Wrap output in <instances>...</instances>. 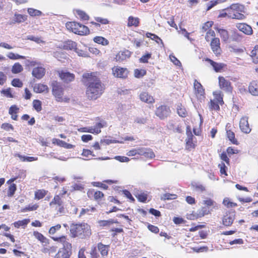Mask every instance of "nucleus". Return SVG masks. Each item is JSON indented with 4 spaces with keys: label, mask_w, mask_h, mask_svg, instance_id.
Here are the masks:
<instances>
[{
    "label": "nucleus",
    "mask_w": 258,
    "mask_h": 258,
    "mask_svg": "<svg viewBox=\"0 0 258 258\" xmlns=\"http://www.w3.org/2000/svg\"><path fill=\"white\" fill-rule=\"evenodd\" d=\"M96 73H86L83 75V82L87 86L86 95L91 100H95L103 93L104 87Z\"/></svg>",
    "instance_id": "1"
},
{
    "label": "nucleus",
    "mask_w": 258,
    "mask_h": 258,
    "mask_svg": "<svg viewBox=\"0 0 258 258\" xmlns=\"http://www.w3.org/2000/svg\"><path fill=\"white\" fill-rule=\"evenodd\" d=\"M70 232L72 237L85 239L91 235L90 226L87 223L72 224L70 226Z\"/></svg>",
    "instance_id": "2"
},
{
    "label": "nucleus",
    "mask_w": 258,
    "mask_h": 258,
    "mask_svg": "<svg viewBox=\"0 0 258 258\" xmlns=\"http://www.w3.org/2000/svg\"><path fill=\"white\" fill-rule=\"evenodd\" d=\"M52 94L55 97L57 102H68L69 99L67 97H63V90L62 87L57 82H54L52 84Z\"/></svg>",
    "instance_id": "3"
},
{
    "label": "nucleus",
    "mask_w": 258,
    "mask_h": 258,
    "mask_svg": "<svg viewBox=\"0 0 258 258\" xmlns=\"http://www.w3.org/2000/svg\"><path fill=\"white\" fill-rule=\"evenodd\" d=\"M106 123L104 121H101L97 123L94 127H84L78 128L79 132H87L92 134H98L101 132V128L105 126Z\"/></svg>",
    "instance_id": "4"
},
{
    "label": "nucleus",
    "mask_w": 258,
    "mask_h": 258,
    "mask_svg": "<svg viewBox=\"0 0 258 258\" xmlns=\"http://www.w3.org/2000/svg\"><path fill=\"white\" fill-rule=\"evenodd\" d=\"M113 75L116 78H125L128 75V71L126 68L115 66L112 69Z\"/></svg>",
    "instance_id": "5"
},
{
    "label": "nucleus",
    "mask_w": 258,
    "mask_h": 258,
    "mask_svg": "<svg viewBox=\"0 0 258 258\" xmlns=\"http://www.w3.org/2000/svg\"><path fill=\"white\" fill-rule=\"evenodd\" d=\"M218 80L219 87L221 89L226 92H231L232 91V87L231 86V82L229 80L222 76L219 77Z\"/></svg>",
    "instance_id": "6"
},
{
    "label": "nucleus",
    "mask_w": 258,
    "mask_h": 258,
    "mask_svg": "<svg viewBox=\"0 0 258 258\" xmlns=\"http://www.w3.org/2000/svg\"><path fill=\"white\" fill-rule=\"evenodd\" d=\"M170 110L166 106L161 105L156 109L155 114L161 119H164L169 115Z\"/></svg>",
    "instance_id": "7"
},
{
    "label": "nucleus",
    "mask_w": 258,
    "mask_h": 258,
    "mask_svg": "<svg viewBox=\"0 0 258 258\" xmlns=\"http://www.w3.org/2000/svg\"><path fill=\"white\" fill-rule=\"evenodd\" d=\"M210 46L215 54L217 56L221 54L222 50L220 47V41L219 38H213L211 41Z\"/></svg>",
    "instance_id": "8"
},
{
    "label": "nucleus",
    "mask_w": 258,
    "mask_h": 258,
    "mask_svg": "<svg viewBox=\"0 0 258 258\" xmlns=\"http://www.w3.org/2000/svg\"><path fill=\"white\" fill-rule=\"evenodd\" d=\"M45 74V69L40 63L37 67L34 68L32 70V75L35 78L40 79Z\"/></svg>",
    "instance_id": "9"
},
{
    "label": "nucleus",
    "mask_w": 258,
    "mask_h": 258,
    "mask_svg": "<svg viewBox=\"0 0 258 258\" xmlns=\"http://www.w3.org/2000/svg\"><path fill=\"white\" fill-rule=\"evenodd\" d=\"M234 219L235 214L233 212H227L223 218V224L226 226H230L233 223Z\"/></svg>",
    "instance_id": "10"
},
{
    "label": "nucleus",
    "mask_w": 258,
    "mask_h": 258,
    "mask_svg": "<svg viewBox=\"0 0 258 258\" xmlns=\"http://www.w3.org/2000/svg\"><path fill=\"white\" fill-rule=\"evenodd\" d=\"M239 127L241 131L245 134H248L251 131L248 122V118L247 117H242L239 122Z\"/></svg>",
    "instance_id": "11"
},
{
    "label": "nucleus",
    "mask_w": 258,
    "mask_h": 258,
    "mask_svg": "<svg viewBox=\"0 0 258 258\" xmlns=\"http://www.w3.org/2000/svg\"><path fill=\"white\" fill-rule=\"evenodd\" d=\"M139 98L142 102L152 104L155 102L154 98L146 91H142L139 94Z\"/></svg>",
    "instance_id": "12"
},
{
    "label": "nucleus",
    "mask_w": 258,
    "mask_h": 258,
    "mask_svg": "<svg viewBox=\"0 0 258 258\" xmlns=\"http://www.w3.org/2000/svg\"><path fill=\"white\" fill-rule=\"evenodd\" d=\"M27 19V16L15 13L9 24L13 25L16 23H21L26 21Z\"/></svg>",
    "instance_id": "13"
},
{
    "label": "nucleus",
    "mask_w": 258,
    "mask_h": 258,
    "mask_svg": "<svg viewBox=\"0 0 258 258\" xmlns=\"http://www.w3.org/2000/svg\"><path fill=\"white\" fill-rule=\"evenodd\" d=\"M131 55V51L127 50L120 51L117 53L115 57L117 61L121 62L128 58Z\"/></svg>",
    "instance_id": "14"
},
{
    "label": "nucleus",
    "mask_w": 258,
    "mask_h": 258,
    "mask_svg": "<svg viewBox=\"0 0 258 258\" xmlns=\"http://www.w3.org/2000/svg\"><path fill=\"white\" fill-rule=\"evenodd\" d=\"M206 60L213 67V69L216 72H221L226 67V64L224 63H218L209 58H207Z\"/></svg>",
    "instance_id": "15"
},
{
    "label": "nucleus",
    "mask_w": 258,
    "mask_h": 258,
    "mask_svg": "<svg viewBox=\"0 0 258 258\" xmlns=\"http://www.w3.org/2000/svg\"><path fill=\"white\" fill-rule=\"evenodd\" d=\"M237 28L240 31L246 35H251L252 34V29L251 27L245 23H239L236 25Z\"/></svg>",
    "instance_id": "16"
},
{
    "label": "nucleus",
    "mask_w": 258,
    "mask_h": 258,
    "mask_svg": "<svg viewBox=\"0 0 258 258\" xmlns=\"http://www.w3.org/2000/svg\"><path fill=\"white\" fill-rule=\"evenodd\" d=\"M59 76L61 79L66 82H71L75 79V76L73 74L64 71L60 72L59 73Z\"/></svg>",
    "instance_id": "17"
},
{
    "label": "nucleus",
    "mask_w": 258,
    "mask_h": 258,
    "mask_svg": "<svg viewBox=\"0 0 258 258\" xmlns=\"http://www.w3.org/2000/svg\"><path fill=\"white\" fill-rule=\"evenodd\" d=\"M215 29L219 33L222 41L225 43H227L229 39V34L228 32L226 29L219 27L215 28Z\"/></svg>",
    "instance_id": "18"
},
{
    "label": "nucleus",
    "mask_w": 258,
    "mask_h": 258,
    "mask_svg": "<svg viewBox=\"0 0 258 258\" xmlns=\"http://www.w3.org/2000/svg\"><path fill=\"white\" fill-rule=\"evenodd\" d=\"M249 92L253 96H258V82L251 81L248 86Z\"/></svg>",
    "instance_id": "19"
},
{
    "label": "nucleus",
    "mask_w": 258,
    "mask_h": 258,
    "mask_svg": "<svg viewBox=\"0 0 258 258\" xmlns=\"http://www.w3.org/2000/svg\"><path fill=\"white\" fill-rule=\"evenodd\" d=\"M230 124L227 123L226 125V130L227 138L229 140L235 145H238V143L236 139H235V134L230 130Z\"/></svg>",
    "instance_id": "20"
},
{
    "label": "nucleus",
    "mask_w": 258,
    "mask_h": 258,
    "mask_svg": "<svg viewBox=\"0 0 258 258\" xmlns=\"http://www.w3.org/2000/svg\"><path fill=\"white\" fill-rule=\"evenodd\" d=\"M187 138L186 139V146L188 148H194L195 147V144L193 142L194 136L191 134L190 131L189 126L187 127Z\"/></svg>",
    "instance_id": "21"
},
{
    "label": "nucleus",
    "mask_w": 258,
    "mask_h": 258,
    "mask_svg": "<svg viewBox=\"0 0 258 258\" xmlns=\"http://www.w3.org/2000/svg\"><path fill=\"white\" fill-rule=\"evenodd\" d=\"M140 155L144 156L147 158H153L155 157V154L151 149L146 148H140L139 150Z\"/></svg>",
    "instance_id": "22"
},
{
    "label": "nucleus",
    "mask_w": 258,
    "mask_h": 258,
    "mask_svg": "<svg viewBox=\"0 0 258 258\" xmlns=\"http://www.w3.org/2000/svg\"><path fill=\"white\" fill-rule=\"evenodd\" d=\"M194 88L196 93L198 97L203 96L205 94V90L201 84L197 80H195L194 83Z\"/></svg>",
    "instance_id": "23"
},
{
    "label": "nucleus",
    "mask_w": 258,
    "mask_h": 258,
    "mask_svg": "<svg viewBox=\"0 0 258 258\" xmlns=\"http://www.w3.org/2000/svg\"><path fill=\"white\" fill-rule=\"evenodd\" d=\"M33 90L35 93H41L44 92H47L48 91V88L47 85L41 83H38L34 85L33 87Z\"/></svg>",
    "instance_id": "24"
},
{
    "label": "nucleus",
    "mask_w": 258,
    "mask_h": 258,
    "mask_svg": "<svg viewBox=\"0 0 258 258\" xmlns=\"http://www.w3.org/2000/svg\"><path fill=\"white\" fill-rule=\"evenodd\" d=\"M79 24L76 22H69L66 23V26L68 30L77 34Z\"/></svg>",
    "instance_id": "25"
},
{
    "label": "nucleus",
    "mask_w": 258,
    "mask_h": 258,
    "mask_svg": "<svg viewBox=\"0 0 258 258\" xmlns=\"http://www.w3.org/2000/svg\"><path fill=\"white\" fill-rule=\"evenodd\" d=\"M252 61L254 63H258V45H255L250 51L249 54Z\"/></svg>",
    "instance_id": "26"
},
{
    "label": "nucleus",
    "mask_w": 258,
    "mask_h": 258,
    "mask_svg": "<svg viewBox=\"0 0 258 258\" xmlns=\"http://www.w3.org/2000/svg\"><path fill=\"white\" fill-rule=\"evenodd\" d=\"M93 41L94 42L103 46H107L109 44V41L102 36H95L93 38Z\"/></svg>",
    "instance_id": "27"
},
{
    "label": "nucleus",
    "mask_w": 258,
    "mask_h": 258,
    "mask_svg": "<svg viewBox=\"0 0 258 258\" xmlns=\"http://www.w3.org/2000/svg\"><path fill=\"white\" fill-rule=\"evenodd\" d=\"M229 11H238L240 12H245L244 6L242 5L239 4H234L231 5L229 8H228Z\"/></svg>",
    "instance_id": "28"
},
{
    "label": "nucleus",
    "mask_w": 258,
    "mask_h": 258,
    "mask_svg": "<svg viewBox=\"0 0 258 258\" xmlns=\"http://www.w3.org/2000/svg\"><path fill=\"white\" fill-rule=\"evenodd\" d=\"M63 204V202L59 195H55L51 202H50L49 205L51 207H54L56 206H60Z\"/></svg>",
    "instance_id": "29"
},
{
    "label": "nucleus",
    "mask_w": 258,
    "mask_h": 258,
    "mask_svg": "<svg viewBox=\"0 0 258 258\" xmlns=\"http://www.w3.org/2000/svg\"><path fill=\"white\" fill-rule=\"evenodd\" d=\"M213 95L215 97V100L218 102L220 105H222L224 103L223 100V94L221 91H216L213 93Z\"/></svg>",
    "instance_id": "30"
},
{
    "label": "nucleus",
    "mask_w": 258,
    "mask_h": 258,
    "mask_svg": "<svg viewBox=\"0 0 258 258\" xmlns=\"http://www.w3.org/2000/svg\"><path fill=\"white\" fill-rule=\"evenodd\" d=\"M77 43L72 40H68L64 42L63 47L66 49L73 50L76 48Z\"/></svg>",
    "instance_id": "31"
},
{
    "label": "nucleus",
    "mask_w": 258,
    "mask_h": 258,
    "mask_svg": "<svg viewBox=\"0 0 258 258\" xmlns=\"http://www.w3.org/2000/svg\"><path fill=\"white\" fill-rule=\"evenodd\" d=\"M98 249L102 256H106L108 254L109 246L99 243L98 244Z\"/></svg>",
    "instance_id": "32"
},
{
    "label": "nucleus",
    "mask_w": 258,
    "mask_h": 258,
    "mask_svg": "<svg viewBox=\"0 0 258 258\" xmlns=\"http://www.w3.org/2000/svg\"><path fill=\"white\" fill-rule=\"evenodd\" d=\"M242 12L238 11H231L230 18L235 19L238 20H243L245 18V16L242 14Z\"/></svg>",
    "instance_id": "33"
},
{
    "label": "nucleus",
    "mask_w": 258,
    "mask_h": 258,
    "mask_svg": "<svg viewBox=\"0 0 258 258\" xmlns=\"http://www.w3.org/2000/svg\"><path fill=\"white\" fill-rule=\"evenodd\" d=\"M89 33V29L88 28L81 24H79L77 34L80 35H85Z\"/></svg>",
    "instance_id": "34"
},
{
    "label": "nucleus",
    "mask_w": 258,
    "mask_h": 258,
    "mask_svg": "<svg viewBox=\"0 0 258 258\" xmlns=\"http://www.w3.org/2000/svg\"><path fill=\"white\" fill-rule=\"evenodd\" d=\"M72 244L69 241H67L63 245V248L61 251L71 255L72 254Z\"/></svg>",
    "instance_id": "35"
},
{
    "label": "nucleus",
    "mask_w": 258,
    "mask_h": 258,
    "mask_svg": "<svg viewBox=\"0 0 258 258\" xmlns=\"http://www.w3.org/2000/svg\"><path fill=\"white\" fill-rule=\"evenodd\" d=\"M74 51L79 56L86 57L89 56L86 48L85 49H82L77 46L76 48L75 49Z\"/></svg>",
    "instance_id": "36"
},
{
    "label": "nucleus",
    "mask_w": 258,
    "mask_h": 258,
    "mask_svg": "<svg viewBox=\"0 0 258 258\" xmlns=\"http://www.w3.org/2000/svg\"><path fill=\"white\" fill-rule=\"evenodd\" d=\"M23 70L22 65L19 62L15 63L12 67V72L13 74H18Z\"/></svg>",
    "instance_id": "37"
},
{
    "label": "nucleus",
    "mask_w": 258,
    "mask_h": 258,
    "mask_svg": "<svg viewBox=\"0 0 258 258\" xmlns=\"http://www.w3.org/2000/svg\"><path fill=\"white\" fill-rule=\"evenodd\" d=\"M27 12L29 15L32 17L39 16L42 15L41 11L33 8H28Z\"/></svg>",
    "instance_id": "38"
},
{
    "label": "nucleus",
    "mask_w": 258,
    "mask_h": 258,
    "mask_svg": "<svg viewBox=\"0 0 258 258\" xmlns=\"http://www.w3.org/2000/svg\"><path fill=\"white\" fill-rule=\"evenodd\" d=\"M29 219H23L22 220H20L17 222H15L14 223V225L16 228H19L20 227H25L26 226L28 223L29 222Z\"/></svg>",
    "instance_id": "39"
},
{
    "label": "nucleus",
    "mask_w": 258,
    "mask_h": 258,
    "mask_svg": "<svg viewBox=\"0 0 258 258\" xmlns=\"http://www.w3.org/2000/svg\"><path fill=\"white\" fill-rule=\"evenodd\" d=\"M139 23V19L138 18H135L133 16L129 17L128 19V26H137Z\"/></svg>",
    "instance_id": "40"
},
{
    "label": "nucleus",
    "mask_w": 258,
    "mask_h": 258,
    "mask_svg": "<svg viewBox=\"0 0 258 258\" xmlns=\"http://www.w3.org/2000/svg\"><path fill=\"white\" fill-rule=\"evenodd\" d=\"M76 14L82 20H89V16L84 11H83L80 10H76Z\"/></svg>",
    "instance_id": "41"
},
{
    "label": "nucleus",
    "mask_w": 258,
    "mask_h": 258,
    "mask_svg": "<svg viewBox=\"0 0 258 258\" xmlns=\"http://www.w3.org/2000/svg\"><path fill=\"white\" fill-rule=\"evenodd\" d=\"M118 223L117 220H114L113 219H109L108 220H100L99 221V224L101 226H110L113 223Z\"/></svg>",
    "instance_id": "42"
},
{
    "label": "nucleus",
    "mask_w": 258,
    "mask_h": 258,
    "mask_svg": "<svg viewBox=\"0 0 258 258\" xmlns=\"http://www.w3.org/2000/svg\"><path fill=\"white\" fill-rule=\"evenodd\" d=\"M177 112L178 114L182 117H185L186 116L187 111L185 108L182 105H178L177 107Z\"/></svg>",
    "instance_id": "43"
},
{
    "label": "nucleus",
    "mask_w": 258,
    "mask_h": 258,
    "mask_svg": "<svg viewBox=\"0 0 258 258\" xmlns=\"http://www.w3.org/2000/svg\"><path fill=\"white\" fill-rule=\"evenodd\" d=\"M7 56L11 59L17 60L19 59H24L25 57L24 56L20 55L18 54H15L13 52H9L7 54Z\"/></svg>",
    "instance_id": "44"
},
{
    "label": "nucleus",
    "mask_w": 258,
    "mask_h": 258,
    "mask_svg": "<svg viewBox=\"0 0 258 258\" xmlns=\"http://www.w3.org/2000/svg\"><path fill=\"white\" fill-rule=\"evenodd\" d=\"M177 198V195L175 194H171L169 193H166L163 195L161 199L162 200H174Z\"/></svg>",
    "instance_id": "45"
},
{
    "label": "nucleus",
    "mask_w": 258,
    "mask_h": 258,
    "mask_svg": "<svg viewBox=\"0 0 258 258\" xmlns=\"http://www.w3.org/2000/svg\"><path fill=\"white\" fill-rule=\"evenodd\" d=\"M33 235L36 238L42 243H45L47 239L40 233L37 231H34Z\"/></svg>",
    "instance_id": "46"
},
{
    "label": "nucleus",
    "mask_w": 258,
    "mask_h": 258,
    "mask_svg": "<svg viewBox=\"0 0 258 258\" xmlns=\"http://www.w3.org/2000/svg\"><path fill=\"white\" fill-rule=\"evenodd\" d=\"M17 189L16 185L15 184H11L8 188V196L9 197H12L14 195L16 190Z\"/></svg>",
    "instance_id": "47"
},
{
    "label": "nucleus",
    "mask_w": 258,
    "mask_h": 258,
    "mask_svg": "<svg viewBox=\"0 0 258 258\" xmlns=\"http://www.w3.org/2000/svg\"><path fill=\"white\" fill-rule=\"evenodd\" d=\"M25 63L27 67H36L41 63L39 61H37L36 60H26L25 61Z\"/></svg>",
    "instance_id": "48"
},
{
    "label": "nucleus",
    "mask_w": 258,
    "mask_h": 258,
    "mask_svg": "<svg viewBox=\"0 0 258 258\" xmlns=\"http://www.w3.org/2000/svg\"><path fill=\"white\" fill-rule=\"evenodd\" d=\"M1 93L8 98H14V96L12 94L10 88L2 90Z\"/></svg>",
    "instance_id": "49"
},
{
    "label": "nucleus",
    "mask_w": 258,
    "mask_h": 258,
    "mask_svg": "<svg viewBox=\"0 0 258 258\" xmlns=\"http://www.w3.org/2000/svg\"><path fill=\"white\" fill-rule=\"evenodd\" d=\"M215 33L214 30H212L211 29L209 30L205 36V39L207 41H211V40L213 38H215Z\"/></svg>",
    "instance_id": "50"
},
{
    "label": "nucleus",
    "mask_w": 258,
    "mask_h": 258,
    "mask_svg": "<svg viewBox=\"0 0 258 258\" xmlns=\"http://www.w3.org/2000/svg\"><path fill=\"white\" fill-rule=\"evenodd\" d=\"M191 185L194 189L197 191H203L205 190V187L199 183L194 182Z\"/></svg>",
    "instance_id": "51"
},
{
    "label": "nucleus",
    "mask_w": 258,
    "mask_h": 258,
    "mask_svg": "<svg viewBox=\"0 0 258 258\" xmlns=\"http://www.w3.org/2000/svg\"><path fill=\"white\" fill-rule=\"evenodd\" d=\"M209 108L211 110H218L220 109V107L218 105V102L215 100H211L210 102Z\"/></svg>",
    "instance_id": "52"
},
{
    "label": "nucleus",
    "mask_w": 258,
    "mask_h": 258,
    "mask_svg": "<svg viewBox=\"0 0 258 258\" xmlns=\"http://www.w3.org/2000/svg\"><path fill=\"white\" fill-rule=\"evenodd\" d=\"M223 204L227 208H231L236 206V204L232 202L228 198H225L224 199Z\"/></svg>",
    "instance_id": "53"
},
{
    "label": "nucleus",
    "mask_w": 258,
    "mask_h": 258,
    "mask_svg": "<svg viewBox=\"0 0 258 258\" xmlns=\"http://www.w3.org/2000/svg\"><path fill=\"white\" fill-rule=\"evenodd\" d=\"M101 143H105L106 145H109L112 143H120L122 144L123 143V141H118V140H112L110 139H106L101 140Z\"/></svg>",
    "instance_id": "54"
},
{
    "label": "nucleus",
    "mask_w": 258,
    "mask_h": 258,
    "mask_svg": "<svg viewBox=\"0 0 258 258\" xmlns=\"http://www.w3.org/2000/svg\"><path fill=\"white\" fill-rule=\"evenodd\" d=\"M57 211V215H62L66 213L65 208L63 204L60 205V206H56L53 207Z\"/></svg>",
    "instance_id": "55"
},
{
    "label": "nucleus",
    "mask_w": 258,
    "mask_h": 258,
    "mask_svg": "<svg viewBox=\"0 0 258 258\" xmlns=\"http://www.w3.org/2000/svg\"><path fill=\"white\" fill-rule=\"evenodd\" d=\"M33 105L35 109L37 111L39 112L42 109L41 102L38 100H34L33 102Z\"/></svg>",
    "instance_id": "56"
},
{
    "label": "nucleus",
    "mask_w": 258,
    "mask_h": 258,
    "mask_svg": "<svg viewBox=\"0 0 258 258\" xmlns=\"http://www.w3.org/2000/svg\"><path fill=\"white\" fill-rule=\"evenodd\" d=\"M95 211V209L93 207L87 208L86 209H82L80 214V216H82L86 214H90V213L93 212Z\"/></svg>",
    "instance_id": "57"
},
{
    "label": "nucleus",
    "mask_w": 258,
    "mask_h": 258,
    "mask_svg": "<svg viewBox=\"0 0 258 258\" xmlns=\"http://www.w3.org/2000/svg\"><path fill=\"white\" fill-rule=\"evenodd\" d=\"M146 71L144 70H138L136 69L134 72V75L136 78H140L143 77L146 74Z\"/></svg>",
    "instance_id": "58"
},
{
    "label": "nucleus",
    "mask_w": 258,
    "mask_h": 258,
    "mask_svg": "<svg viewBox=\"0 0 258 258\" xmlns=\"http://www.w3.org/2000/svg\"><path fill=\"white\" fill-rule=\"evenodd\" d=\"M52 239L55 241L59 242L63 245L66 242L68 241L65 236H62L61 237H51Z\"/></svg>",
    "instance_id": "59"
},
{
    "label": "nucleus",
    "mask_w": 258,
    "mask_h": 258,
    "mask_svg": "<svg viewBox=\"0 0 258 258\" xmlns=\"http://www.w3.org/2000/svg\"><path fill=\"white\" fill-rule=\"evenodd\" d=\"M46 191L44 190H39L35 194V198L40 200L42 199L46 195Z\"/></svg>",
    "instance_id": "60"
},
{
    "label": "nucleus",
    "mask_w": 258,
    "mask_h": 258,
    "mask_svg": "<svg viewBox=\"0 0 258 258\" xmlns=\"http://www.w3.org/2000/svg\"><path fill=\"white\" fill-rule=\"evenodd\" d=\"M140 148L132 149L127 152L126 155L128 156H134L136 155H140Z\"/></svg>",
    "instance_id": "61"
},
{
    "label": "nucleus",
    "mask_w": 258,
    "mask_h": 258,
    "mask_svg": "<svg viewBox=\"0 0 258 258\" xmlns=\"http://www.w3.org/2000/svg\"><path fill=\"white\" fill-rule=\"evenodd\" d=\"M61 228V225L60 224H57L55 226L51 227L49 230V233L50 235L54 234L56 232L59 230Z\"/></svg>",
    "instance_id": "62"
},
{
    "label": "nucleus",
    "mask_w": 258,
    "mask_h": 258,
    "mask_svg": "<svg viewBox=\"0 0 258 258\" xmlns=\"http://www.w3.org/2000/svg\"><path fill=\"white\" fill-rule=\"evenodd\" d=\"M213 22L212 21H208L205 23L202 27V31L205 32L208 30L213 25Z\"/></svg>",
    "instance_id": "63"
},
{
    "label": "nucleus",
    "mask_w": 258,
    "mask_h": 258,
    "mask_svg": "<svg viewBox=\"0 0 258 258\" xmlns=\"http://www.w3.org/2000/svg\"><path fill=\"white\" fill-rule=\"evenodd\" d=\"M70 256L71 255H68V254H66L61 251H59L54 258H70Z\"/></svg>",
    "instance_id": "64"
}]
</instances>
